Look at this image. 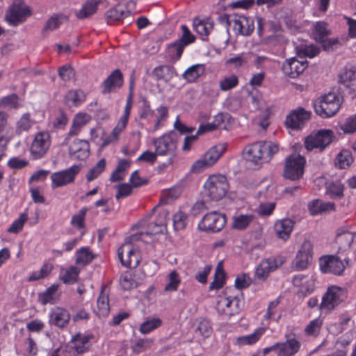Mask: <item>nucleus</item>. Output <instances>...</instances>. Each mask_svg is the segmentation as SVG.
<instances>
[{
  "instance_id": "25",
  "label": "nucleus",
  "mask_w": 356,
  "mask_h": 356,
  "mask_svg": "<svg viewBox=\"0 0 356 356\" xmlns=\"http://www.w3.org/2000/svg\"><path fill=\"white\" fill-rule=\"evenodd\" d=\"M58 287L59 284H54L44 292L38 293V302L42 305L56 303L60 298V294L58 293Z\"/></svg>"
},
{
  "instance_id": "29",
  "label": "nucleus",
  "mask_w": 356,
  "mask_h": 356,
  "mask_svg": "<svg viewBox=\"0 0 356 356\" xmlns=\"http://www.w3.org/2000/svg\"><path fill=\"white\" fill-rule=\"evenodd\" d=\"M226 150L224 144H218L210 148L203 156L207 161L208 164L212 166L221 157Z\"/></svg>"
},
{
  "instance_id": "14",
  "label": "nucleus",
  "mask_w": 356,
  "mask_h": 356,
  "mask_svg": "<svg viewBox=\"0 0 356 356\" xmlns=\"http://www.w3.org/2000/svg\"><path fill=\"white\" fill-rule=\"evenodd\" d=\"M80 170V165H74L68 169L53 173L51 176V187L53 188H58L74 182Z\"/></svg>"
},
{
  "instance_id": "44",
  "label": "nucleus",
  "mask_w": 356,
  "mask_h": 356,
  "mask_svg": "<svg viewBox=\"0 0 356 356\" xmlns=\"http://www.w3.org/2000/svg\"><path fill=\"white\" fill-rule=\"evenodd\" d=\"M33 123L34 122L31 120L30 113H24L17 122L16 134L20 135L24 131H28L31 128Z\"/></svg>"
},
{
  "instance_id": "31",
  "label": "nucleus",
  "mask_w": 356,
  "mask_h": 356,
  "mask_svg": "<svg viewBox=\"0 0 356 356\" xmlns=\"http://www.w3.org/2000/svg\"><path fill=\"white\" fill-rule=\"evenodd\" d=\"M89 120V115L86 113H79L76 114L73 120L69 135L71 136L78 135L81 128L87 124Z\"/></svg>"
},
{
  "instance_id": "58",
  "label": "nucleus",
  "mask_w": 356,
  "mask_h": 356,
  "mask_svg": "<svg viewBox=\"0 0 356 356\" xmlns=\"http://www.w3.org/2000/svg\"><path fill=\"white\" fill-rule=\"evenodd\" d=\"M58 73L63 81H69L75 76L74 68L70 65H64L58 69Z\"/></svg>"
},
{
  "instance_id": "27",
  "label": "nucleus",
  "mask_w": 356,
  "mask_h": 356,
  "mask_svg": "<svg viewBox=\"0 0 356 356\" xmlns=\"http://www.w3.org/2000/svg\"><path fill=\"white\" fill-rule=\"evenodd\" d=\"M105 0H87L82 8L76 13V17L79 19L88 18L94 15L98 6Z\"/></svg>"
},
{
  "instance_id": "45",
  "label": "nucleus",
  "mask_w": 356,
  "mask_h": 356,
  "mask_svg": "<svg viewBox=\"0 0 356 356\" xmlns=\"http://www.w3.org/2000/svg\"><path fill=\"white\" fill-rule=\"evenodd\" d=\"M97 304L98 315L103 316H107L110 310V307L108 296L104 293L103 288L102 289L100 294L97 298Z\"/></svg>"
},
{
  "instance_id": "49",
  "label": "nucleus",
  "mask_w": 356,
  "mask_h": 356,
  "mask_svg": "<svg viewBox=\"0 0 356 356\" xmlns=\"http://www.w3.org/2000/svg\"><path fill=\"white\" fill-rule=\"evenodd\" d=\"M105 159H100L97 163L91 168L86 175V179L88 182L95 179L99 175L104 172L106 168Z\"/></svg>"
},
{
  "instance_id": "12",
  "label": "nucleus",
  "mask_w": 356,
  "mask_h": 356,
  "mask_svg": "<svg viewBox=\"0 0 356 356\" xmlns=\"http://www.w3.org/2000/svg\"><path fill=\"white\" fill-rule=\"evenodd\" d=\"M312 116V112L302 107H298L290 111L286 115L284 124L286 128L292 130L302 129Z\"/></svg>"
},
{
  "instance_id": "54",
  "label": "nucleus",
  "mask_w": 356,
  "mask_h": 356,
  "mask_svg": "<svg viewBox=\"0 0 356 356\" xmlns=\"http://www.w3.org/2000/svg\"><path fill=\"white\" fill-rule=\"evenodd\" d=\"M271 272L273 270H271L269 264H267V261L263 259L256 268L255 275L259 280L264 281Z\"/></svg>"
},
{
  "instance_id": "36",
  "label": "nucleus",
  "mask_w": 356,
  "mask_h": 356,
  "mask_svg": "<svg viewBox=\"0 0 356 356\" xmlns=\"http://www.w3.org/2000/svg\"><path fill=\"white\" fill-rule=\"evenodd\" d=\"M185 47L184 44L177 40L168 45L167 54L172 61L176 62L180 59Z\"/></svg>"
},
{
  "instance_id": "6",
  "label": "nucleus",
  "mask_w": 356,
  "mask_h": 356,
  "mask_svg": "<svg viewBox=\"0 0 356 356\" xmlns=\"http://www.w3.org/2000/svg\"><path fill=\"white\" fill-rule=\"evenodd\" d=\"M346 265L348 264L349 259L343 261L336 254H325L319 258V267L323 273H330L336 276H341L343 274Z\"/></svg>"
},
{
  "instance_id": "17",
  "label": "nucleus",
  "mask_w": 356,
  "mask_h": 356,
  "mask_svg": "<svg viewBox=\"0 0 356 356\" xmlns=\"http://www.w3.org/2000/svg\"><path fill=\"white\" fill-rule=\"evenodd\" d=\"M233 21V29L236 34L248 36L254 29V21L252 18L243 15H234Z\"/></svg>"
},
{
  "instance_id": "61",
  "label": "nucleus",
  "mask_w": 356,
  "mask_h": 356,
  "mask_svg": "<svg viewBox=\"0 0 356 356\" xmlns=\"http://www.w3.org/2000/svg\"><path fill=\"white\" fill-rule=\"evenodd\" d=\"M142 106L140 107L139 118L141 120L147 118L149 116H153L154 111L151 108L149 102L145 98L142 97Z\"/></svg>"
},
{
  "instance_id": "35",
  "label": "nucleus",
  "mask_w": 356,
  "mask_h": 356,
  "mask_svg": "<svg viewBox=\"0 0 356 356\" xmlns=\"http://www.w3.org/2000/svg\"><path fill=\"white\" fill-rule=\"evenodd\" d=\"M226 273L225 272L221 263H218L216 273L214 275V279L213 282L210 283L209 290L220 289L223 287L225 284Z\"/></svg>"
},
{
  "instance_id": "20",
  "label": "nucleus",
  "mask_w": 356,
  "mask_h": 356,
  "mask_svg": "<svg viewBox=\"0 0 356 356\" xmlns=\"http://www.w3.org/2000/svg\"><path fill=\"white\" fill-rule=\"evenodd\" d=\"M286 341L281 342L280 356H294L301 348L300 341L291 334L285 335Z\"/></svg>"
},
{
  "instance_id": "60",
  "label": "nucleus",
  "mask_w": 356,
  "mask_h": 356,
  "mask_svg": "<svg viewBox=\"0 0 356 356\" xmlns=\"http://www.w3.org/2000/svg\"><path fill=\"white\" fill-rule=\"evenodd\" d=\"M182 35L179 40L186 47L193 43L195 41V36L191 32L188 26L185 24L181 25Z\"/></svg>"
},
{
  "instance_id": "18",
  "label": "nucleus",
  "mask_w": 356,
  "mask_h": 356,
  "mask_svg": "<svg viewBox=\"0 0 356 356\" xmlns=\"http://www.w3.org/2000/svg\"><path fill=\"white\" fill-rule=\"evenodd\" d=\"M71 316L67 309L56 307L51 309L49 316V323L59 328L67 327L70 321Z\"/></svg>"
},
{
  "instance_id": "21",
  "label": "nucleus",
  "mask_w": 356,
  "mask_h": 356,
  "mask_svg": "<svg viewBox=\"0 0 356 356\" xmlns=\"http://www.w3.org/2000/svg\"><path fill=\"white\" fill-rule=\"evenodd\" d=\"M90 145L88 140L76 139L69 147V154L79 160H84L89 155Z\"/></svg>"
},
{
  "instance_id": "62",
  "label": "nucleus",
  "mask_w": 356,
  "mask_h": 356,
  "mask_svg": "<svg viewBox=\"0 0 356 356\" xmlns=\"http://www.w3.org/2000/svg\"><path fill=\"white\" fill-rule=\"evenodd\" d=\"M340 129L345 134H353L356 132V115L347 118L343 124L340 125Z\"/></svg>"
},
{
  "instance_id": "4",
  "label": "nucleus",
  "mask_w": 356,
  "mask_h": 356,
  "mask_svg": "<svg viewBox=\"0 0 356 356\" xmlns=\"http://www.w3.org/2000/svg\"><path fill=\"white\" fill-rule=\"evenodd\" d=\"M229 184L225 176L213 175L209 176L204 185V195L211 200L218 201L227 193Z\"/></svg>"
},
{
  "instance_id": "56",
  "label": "nucleus",
  "mask_w": 356,
  "mask_h": 356,
  "mask_svg": "<svg viewBox=\"0 0 356 356\" xmlns=\"http://www.w3.org/2000/svg\"><path fill=\"white\" fill-rule=\"evenodd\" d=\"M28 220V216L25 213L20 214L18 219L15 220L10 227L7 229V232L13 234H17L22 230L24 223Z\"/></svg>"
},
{
  "instance_id": "26",
  "label": "nucleus",
  "mask_w": 356,
  "mask_h": 356,
  "mask_svg": "<svg viewBox=\"0 0 356 356\" xmlns=\"http://www.w3.org/2000/svg\"><path fill=\"white\" fill-rule=\"evenodd\" d=\"M105 0H87L82 8L76 13V17L79 19L88 18L94 15L98 6Z\"/></svg>"
},
{
  "instance_id": "34",
  "label": "nucleus",
  "mask_w": 356,
  "mask_h": 356,
  "mask_svg": "<svg viewBox=\"0 0 356 356\" xmlns=\"http://www.w3.org/2000/svg\"><path fill=\"white\" fill-rule=\"evenodd\" d=\"M95 258V255L88 247H82L76 252V264L83 266L90 264Z\"/></svg>"
},
{
  "instance_id": "28",
  "label": "nucleus",
  "mask_w": 356,
  "mask_h": 356,
  "mask_svg": "<svg viewBox=\"0 0 356 356\" xmlns=\"http://www.w3.org/2000/svg\"><path fill=\"white\" fill-rule=\"evenodd\" d=\"M205 72L204 64H196L188 67L182 74L183 78L188 83H193Z\"/></svg>"
},
{
  "instance_id": "8",
  "label": "nucleus",
  "mask_w": 356,
  "mask_h": 356,
  "mask_svg": "<svg viewBox=\"0 0 356 356\" xmlns=\"http://www.w3.org/2000/svg\"><path fill=\"white\" fill-rule=\"evenodd\" d=\"M32 15L30 6H26L22 0H15L6 13V20L12 26L23 23Z\"/></svg>"
},
{
  "instance_id": "11",
  "label": "nucleus",
  "mask_w": 356,
  "mask_h": 356,
  "mask_svg": "<svg viewBox=\"0 0 356 356\" xmlns=\"http://www.w3.org/2000/svg\"><path fill=\"white\" fill-rule=\"evenodd\" d=\"M346 298V289L337 286H329L323 295L320 307L321 309H333Z\"/></svg>"
},
{
  "instance_id": "23",
  "label": "nucleus",
  "mask_w": 356,
  "mask_h": 356,
  "mask_svg": "<svg viewBox=\"0 0 356 356\" xmlns=\"http://www.w3.org/2000/svg\"><path fill=\"white\" fill-rule=\"evenodd\" d=\"M294 225V221L289 218H284L277 221L274 227L277 236L286 241L289 238Z\"/></svg>"
},
{
  "instance_id": "43",
  "label": "nucleus",
  "mask_w": 356,
  "mask_h": 356,
  "mask_svg": "<svg viewBox=\"0 0 356 356\" xmlns=\"http://www.w3.org/2000/svg\"><path fill=\"white\" fill-rule=\"evenodd\" d=\"M154 340L150 338L139 339L132 346L131 350L135 354H140L152 348Z\"/></svg>"
},
{
  "instance_id": "57",
  "label": "nucleus",
  "mask_w": 356,
  "mask_h": 356,
  "mask_svg": "<svg viewBox=\"0 0 356 356\" xmlns=\"http://www.w3.org/2000/svg\"><path fill=\"white\" fill-rule=\"evenodd\" d=\"M169 283L166 284L164 290L165 291H175L181 282V280L178 273L176 270L170 272L168 275Z\"/></svg>"
},
{
  "instance_id": "47",
  "label": "nucleus",
  "mask_w": 356,
  "mask_h": 356,
  "mask_svg": "<svg viewBox=\"0 0 356 356\" xmlns=\"http://www.w3.org/2000/svg\"><path fill=\"white\" fill-rule=\"evenodd\" d=\"M194 28L195 31L199 35L205 37V38H202V40L204 41H207V37L209 35L211 31L213 28V24L211 22L200 20L197 23L194 22Z\"/></svg>"
},
{
  "instance_id": "59",
  "label": "nucleus",
  "mask_w": 356,
  "mask_h": 356,
  "mask_svg": "<svg viewBox=\"0 0 356 356\" xmlns=\"http://www.w3.org/2000/svg\"><path fill=\"white\" fill-rule=\"evenodd\" d=\"M238 83V77L236 75H232L222 79L219 83V86L221 90L227 91L236 87Z\"/></svg>"
},
{
  "instance_id": "19",
  "label": "nucleus",
  "mask_w": 356,
  "mask_h": 356,
  "mask_svg": "<svg viewBox=\"0 0 356 356\" xmlns=\"http://www.w3.org/2000/svg\"><path fill=\"white\" fill-rule=\"evenodd\" d=\"M234 291V288L226 287L223 291V296L226 300L225 306L227 309L230 308V312L227 314L229 316L237 314L243 308V302L239 296H229V292Z\"/></svg>"
},
{
  "instance_id": "32",
  "label": "nucleus",
  "mask_w": 356,
  "mask_h": 356,
  "mask_svg": "<svg viewBox=\"0 0 356 356\" xmlns=\"http://www.w3.org/2000/svg\"><path fill=\"white\" fill-rule=\"evenodd\" d=\"M130 15L129 11H124L118 6L109 9L105 13V17L108 24H113Z\"/></svg>"
},
{
  "instance_id": "10",
  "label": "nucleus",
  "mask_w": 356,
  "mask_h": 356,
  "mask_svg": "<svg viewBox=\"0 0 356 356\" xmlns=\"http://www.w3.org/2000/svg\"><path fill=\"white\" fill-rule=\"evenodd\" d=\"M227 218L225 214L211 211L205 214L198 224L200 230L205 232H218L225 226Z\"/></svg>"
},
{
  "instance_id": "39",
  "label": "nucleus",
  "mask_w": 356,
  "mask_h": 356,
  "mask_svg": "<svg viewBox=\"0 0 356 356\" xmlns=\"http://www.w3.org/2000/svg\"><path fill=\"white\" fill-rule=\"evenodd\" d=\"M345 187L340 181H332L327 186L326 193L332 199H341L343 197Z\"/></svg>"
},
{
  "instance_id": "48",
  "label": "nucleus",
  "mask_w": 356,
  "mask_h": 356,
  "mask_svg": "<svg viewBox=\"0 0 356 356\" xmlns=\"http://www.w3.org/2000/svg\"><path fill=\"white\" fill-rule=\"evenodd\" d=\"M162 321L159 318H152L144 321L140 326L139 331L143 334H148L152 330L159 327Z\"/></svg>"
},
{
  "instance_id": "9",
  "label": "nucleus",
  "mask_w": 356,
  "mask_h": 356,
  "mask_svg": "<svg viewBox=\"0 0 356 356\" xmlns=\"http://www.w3.org/2000/svg\"><path fill=\"white\" fill-rule=\"evenodd\" d=\"M51 143V136L48 131H42L35 135L30 147V154L33 160L40 159L45 156Z\"/></svg>"
},
{
  "instance_id": "5",
  "label": "nucleus",
  "mask_w": 356,
  "mask_h": 356,
  "mask_svg": "<svg viewBox=\"0 0 356 356\" xmlns=\"http://www.w3.org/2000/svg\"><path fill=\"white\" fill-rule=\"evenodd\" d=\"M335 138L334 132L330 129H321L312 133L305 139V146L308 151L315 148L324 150Z\"/></svg>"
},
{
  "instance_id": "46",
  "label": "nucleus",
  "mask_w": 356,
  "mask_h": 356,
  "mask_svg": "<svg viewBox=\"0 0 356 356\" xmlns=\"http://www.w3.org/2000/svg\"><path fill=\"white\" fill-rule=\"evenodd\" d=\"M253 220V215L241 214L234 217L232 226L238 230H243L249 226Z\"/></svg>"
},
{
  "instance_id": "3",
  "label": "nucleus",
  "mask_w": 356,
  "mask_h": 356,
  "mask_svg": "<svg viewBox=\"0 0 356 356\" xmlns=\"http://www.w3.org/2000/svg\"><path fill=\"white\" fill-rule=\"evenodd\" d=\"M306 163L305 157L300 154L293 153L287 156L284 159L282 177L292 181L302 179L305 174Z\"/></svg>"
},
{
  "instance_id": "53",
  "label": "nucleus",
  "mask_w": 356,
  "mask_h": 356,
  "mask_svg": "<svg viewBox=\"0 0 356 356\" xmlns=\"http://www.w3.org/2000/svg\"><path fill=\"white\" fill-rule=\"evenodd\" d=\"M264 334V330L263 329H258L254 331V333L247 335V336H243L238 338V342L240 344H254L257 341H259L260 337Z\"/></svg>"
},
{
  "instance_id": "52",
  "label": "nucleus",
  "mask_w": 356,
  "mask_h": 356,
  "mask_svg": "<svg viewBox=\"0 0 356 356\" xmlns=\"http://www.w3.org/2000/svg\"><path fill=\"white\" fill-rule=\"evenodd\" d=\"M88 209L86 207H83L77 213L72 217L71 225L77 229H83L85 227V218Z\"/></svg>"
},
{
  "instance_id": "64",
  "label": "nucleus",
  "mask_w": 356,
  "mask_h": 356,
  "mask_svg": "<svg viewBox=\"0 0 356 356\" xmlns=\"http://www.w3.org/2000/svg\"><path fill=\"white\" fill-rule=\"evenodd\" d=\"M248 62V57L244 54H241L227 59L225 64L227 65H234V67L239 68L247 64Z\"/></svg>"
},
{
  "instance_id": "30",
  "label": "nucleus",
  "mask_w": 356,
  "mask_h": 356,
  "mask_svg": "<svg viewBox=\"0 0 356 356\" xmlns=\"http://www.w3.org/2000/svg\"><path fill=\"white\" fill-rule=\"evenodd\" d=\"M86 94L81 90H70L65 96L66 104L69 106H77L86 100Z\"/></svg>"
},
{
  "instance_id": "1",
  "label": "nucleus",
  "mask_w": 356,
  "mask_h": 356,
  "mask_svg": "<svg viewBox=\"0 0 356 356\" xmlns=\"http://www.w3.org/2000/svg\"><path fill=\"white\" fill-rule=\"evenodd\" d=\"M244 151L246 160L259 164L269 162L278 152L279 147L271 141H259L247 145Z\"/></svg>"
},
{
  "instance_id": "63",
  "label": "nucleus",
  "mask_w": 356,
  "mask_h": 356,
  "mask_svg": "<svg viewBox=\"0 0 356 356\" xmlns=\"http://www.w3.org/2000/svg\"><path fill=\"white\" fill-rule=\"evenodd\" d=\"M65 18L67 19L66 17L63 15H56L51 17L46 22L45 26H44L42 31H54L58 29L60 25L62 24L60 19Z\"/></svg>"
},
{
  "instance_id": "22",
  "label": "nucleus",
  "mask_w": 356,
  "mask_h": 356,
  "mask_svg": "<svg viewBox=\"0 0 356 356\" xmlns=\"http://www.w3.org/2000/svg\"><path fill=\"white\" fill-rule=\"evenodd\" d=\"M354 238V233L349 232L345 227L339 228L335 238V241L339 245V250L346 251L348 250L353 243Z\"/></svg>"
},
{
  "instance_id": "42",
  "label": "nucleus",
  "mask_w": 356,
  "mask_h": 356,
  "mask_svg": "<svg viewBox=\"0 0 356 356\" xmlns=\"http://www.w3.org/2000/svg\"><path fill=\"white\" fill-rule=\"evenodd\" d=\"M135 249L131 241H127V240L118 248V257L121 264L122 261H126V259H129L131 256L133 257Z\"/></svg>"
},
{
  "instance_id": "41",
  "label": "nucleus",
  "mask_w": 356,
  "mask_h": 356,
  "mask_svg": "<svg viewBox=\"0 0 356 356\" xmlns=\"http://www.w3.org/2000/svg\"><path fill=\"white\" fill-rule=\"evenodd\" d=\"M353 162V158L349 150L343 149L338 154L335 165L340 169L348 168Z\"/></svg>"
},
{
  "instance_id": "51",
  "label": "nucleus",
  "mask_w": 356,
  "mask_h": 356,
  "mask_svg": "<svg viewBox=\"0 0 356 356\" xmlns=\"http://www.w3.org/2000/svg\"><path fill=\"white\" fill-rule=\"evenodd\" d=\"M172 220L176 231L183 230L187 225L188 216L186 213L179 211L173 215Z\"/></svg>"
},
{
  "instance_id": "37",
  "label": "nucleus",
  "mask_w": 356,
  "mask_h": 356,
  "mask_svg": "<svg viewBox=\"0 0 356 356\" xmlns=\"http://www.w3.org/2000/svg\"><path fill=\"white\" fill-rule=\"evenodd\" d=\"M120 282L122 288L125 291L131 290L138 287L139 285V283L136 279V275H133L129 271H126L121 275Z\"/></svg>"
},
{
  "instance_id": "15",
  "label": "nucleus",
  "mask_w": 356,
  "mask_h": 356,
  "mask_svg": "<svg viewBox=\"0 0 356 356\" xmlns=\"http://www.w3.org/2000/svg\"><path fill=\"white\" fill-rule=\"evenodd\" d=\"M124 84V76L120 70L115 69L108 76L101 85L103 95L115 92Z\"/></svg>"
},
{
  "instance_id": "38",
  "label": "nucleus",
  "mask_w": 356,
  "mask_h": 356,
  "mask_svg": "<svg viewBox=\"0 0 356 356\" xmlns=\"http://www.w3.org/2000/svg\"><path fill=\"white\" fill-rule=\"evenodd\" d=\"M328 24L323 21L316 22L314 29V35L315 40L318 42H323L324 38L330 34V31L327 28Z\"/></svg>"
},
{
  "instance_id": "55",
  "label": "nucleus",
  "mask_w": 356,
  "mask_h": 356,
  "mask_svg": "<svg viewBox=\"0 0 356 356\" xmlns=\"http://www.w3.org/2000/svg\"><path fill=\"white\" fill-rule=\"evenodd\" d=\"M79 271L75 266H70L60 277L65 284H72L77 281Z\"/></svg>"
},
{
  "instance_id": "2",
  "label": "nucleus",
  "mask_w": 356,
  "mask_h": 356,
  "mask_svg": "<svg viewBox=\"0 0 356 356\" xmlns=\"http://www.w3.org/2000/svg\"><path fill=\"white\" fill-rule=\"evenodd\" d=\"M341 99L334 92L325 94L314 101L313 107L316 115L323 118L334 116L341 106Z\"/></svg>"
},
{
  "instance_id": "13",
  "label": "nucleus",
  "mask_w": 356,
  "mask_h": 356,
  "mask_svg": "<svg viewBox=\"0 0 356 356\" xmlns=\"http://www.w3.org/2000/svg\"><path fill=\"white\" fill-rule=\"evenodd\" d=\"M313 260V244L309 240H305L298 250L293 261L297 270H305Z\"/></svg>"
},
{
  "instance_id": "33",
  "label": "nucleus",
  "mask_w": 356,
  "mask_h": 356,
  "mask_svg": "<svg viewBox=\"0 0 356 356\" xmlns=\"http://www.w3.org/2000/svg\"><path fill=\"white\" fill-rule=\"evenodd\" d=\"M296 51L297 56L302 60H305L306 57L314 58L317 56L320 50L314 44H301L296 47Z\"/></svg>"
},
{
  "instance_id": "16",
  "label": "nucleus",
  "mask_w": 356,
  "mask_h": 356,
  "mask_svg": "<svg viewBox=\"0 0 356 356\" xmlns=\"http://www.w3.org/2000/svg\"><path fill=\"white\" fill-rule=\"evenodd\" d=\"M307 60H299L296 57L286 59L282 64L284 74L292 79L298 77L307 67Z\"/></svg>"
},
{
  "instance_id": "24",
  "label": "nucleus",
  "mask_w": 356,
  "mask_h": 356,
  "mask_svg": "<svg viewBox=\"0 0 356 356\" xmlns=\"http://www.w3.org/2000/svg\"><path fill=\"white\" fill-rule=\"evenodd\" d=\"M152 74L156 80L163 81L165 83H168L174 76H177L175 67L168 65L156 67Z\"/></svg>"
},
{
  "instance_id": "50",
  "label": "nucleus",
  "mask_w": 356,
  "mask_h": 356,
  "mask_svg": "<svg viewBox=\"0 0 356 356\" xmlns=\"http://www.w3.org/2000/svg\"><path fill=\"white\" fill-rule=\"evenodd\" d=\"M20 106L19 104V96L13 93L0 99V107L17 109Z\"/></svg>"
},
{
  "instance_id": "40",
  "label": "nucleus",
  "mask_w": 356,
  "mask_h": 356,
  "mask_svg": "<svg viewBox=\"0 0 356 356\" xmlns=\"http://www.w3.org/2000/svg\"><path fill=\"white\" fill-rule=\"evenodd\" d=\"M213 332L211 323L206 318L200 319L195 329V333L204 339L209 337Z\"/></svg>"
},
{
  "instance_id": "7",
  "label": "nucleus",
  "mask_w": 356,
  "mask_h": 356,
  "mask_svg": "<svg viewBox=\"0 0 356 356\" xmlns=\"http://www.w3.org/2000/svg\"><path fill=\"white\" fill-rule=\"evenodd\" d=\"M152 143L155 146L156 154L159 156L170 155V157L175 158L177 156V136L174 131L154 138Z\"/></svg>"
}]
</instances>
